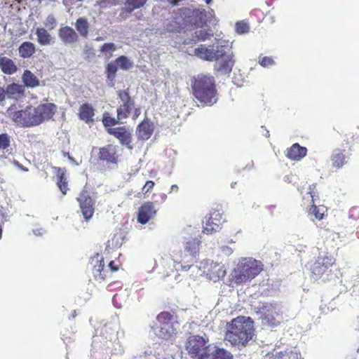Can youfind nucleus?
Returning a JSON list of instances; mask_svg holds the SVG:
<instances>
[{
	"instance_id": "1",
	"label": "nucleus",
	"mask_w": 359,
	"mask_h": 359,
	"mask_svg": "<svg viewBox=\"0 0 359 359\" xmlns=\"http://www.w3.org/2000/svg\"><path fill=\"white\" fill-rule=\"evenodd\" d=\"M231 46V42L219 40L208 47L201 45L194 49V55L205 61H216L224 57L221 62L215 65V69L222 74H228L235 64L234 55L230 52Z\"/></svg>"
},
{
	"instance_id": "2",
	"label": "nucleus",
	"mask_w": 359,
	"mask_h": 359,
	"mask_svg": "<svg viewBox=\"0 0 359 359\" xmlns=\"http://www.w3.org/2000/svg\"><path fill=\"white\" fill-rule=\"evenodd\" d=\"M255 332L253 320L249 316H238L227 325L224 339L241 349L253 340Z\"/></svg>"
},
{
	"instance_id": "3",
	"label": "nucleus",
	"mask_w": 359,
	"mask_h": 359,
	"mask_svg": "<svg viewBox=\"0 0 359 359\" xmlns=\"http://www.w3.org/2000/svg\"><path fill=\"white\" fill-rule=\"evenodd\" d=\"M194 97L201 103L212 105L217 101L215 79L212 76L199 74L191 79Z\"/></svg>"
},
{
	"instance_id": "4",
	"label": "nucleus",
	"mask_w": 359,
	"mask_h": 359,
	"mask_svg": "<svg viewBox=\"0 0 359 359\" xmlns=\"http://www.w3.org/2000/svg\"><path fill=\"white\" fill-rule=\"evenodd\" d=\"M263 270L260 261L252 257H241L231 273L232 281L237 285L250 282Z\"/></svg>"
},
{
	"instance_id": "5",
	"label": "nucleus",
	"mask_w": 359,
	"mask_h": 359,
	"mask_svg": "<svg viewBox=\"0 0 359 359\" xmlns=\"http://www.w3.org/2000/svg\"><path fill=\"white\" fill-rule=\"evenodd\" d=\"M185 27L187 29L189 27H202L210 23L214 16L213 10L206 11L203 7L182 8L180 9Z\"/></svg>"
},
{
	"instance_id": "6",
	"label": "nucleus",
	"mask_w": 359,
	"mask_h": 359,
	"mask_svg": "<svg viewBox=\"0 0 359 359\" xmlns=\"http://www.w3.org/2000/svg\"><path fill=\"white\" fill-rule=\"evenodd\" d=\"M34 106H27L25 108L17 110L15 106H11L7 110L8 116L16 125L21 127H34L39 126L35 116Z\"/></svg>"
},
{
	"instance_id": "7",
	"label": "nucleus",
	"mask_w": 359,
	"mask_h": 359,
	"mask_svg": "<svg viewBox=\"0 0 359 359\" xmlns=\"http://www.w3.org/2000/svg\"><path fill=\"white\" fill-rule=\"evenodd\" d=\"M192 273H196L195 277L205 276L215 282L224 278L226 271L224 265L214 263L210 260H203L198 266L192 268Z\"/></svg>"
},
{
	"instance_id": "8",
	"label": "nucleus",
	"mask_w": 359,
	"mask_h": 359,
	"mask_svg": "<svg viewBox=\"0 0 359 359\" xmlns=\"http://www.w3.org/2000/svg\"><path fill=\"white\" fill-rule=\"evenodd\" d=\"M153 328L159 337L165 339L170 338L179 328L177 316H156Z\"/></svg>"
},
{
	"instance_id": "9",
	"label": "nucleus",
	"mask_w": 359,
	"mask_h": 359,
	"mask_svg": "<svg viewBox=\"0 0 359 359\" xmlns=\"http://www.w3.org/2000/svg\"><path fill=\"white\" fill-rule=\"evenodd\" d=\"M224 222L223 212L216 210H211L203 220V232L209 235L219 231Z\"/></svg>"
},
{
	"instance_id": "10",
	"label": "nucleus",
	"mask_w": 359,
	"mask_h": 359,
	"mask_svg": "<svg viewBox=\"0 0 359 359\" xmlns=\"http://www.w3.org/2000/svg\"><path fill=\"white\" fill-rule=\"evenodd\" d=\"M206 341L203 337L198 335L190 336L186 342V349L191 358L200 356L206 352L208 348L211 346L207 345Z\"/></svg>"
},
{
	"instance_id": "11",
	"label": "nucleus",
	"mask_w": 359,
	"mask_h": 359,
	"mask_svg": "<svg viewBox=\"0 0 359 359\" xmlns=\"http://www.w3.org/2000/svg\"><path fill=\"white\" fill-rule=\"evenodd\" d=\"M334 259L325 253H320L311 266V271L314 279L319 278L329 267L333 265Z\"/></svg>"
},
{
	"instance_id": "12",
	"label": "nucleus",
	"mask_w": 359,
	"mask_h": 359,
	"mask_svg": "<svg viewBox=\"0 0 359 359\" xmlns=\"http://www.w3.org/2000/svg\"><path fill=\"white\" fill-rule=\"evenodd\" d=\"M34 108L39 126L52 119L57 109L55 104L50 102L40 103Z\"/></svg>"
},
{
	"instance_id": "13",
	"label": "nucleus",
	"mask_w": 359,
	"mask_h": 359,
	"mask_svg": "<svg viewBox=\"0 0 359 359\" xmlns=\"http://www.w3.org/2000/svg\"><path fill=\"white\" fill-rule=\"evenodd\" d=\"M34 108L39 126L52 119L57 109L55 104L50 102L40 103Z\"/></svg>"
},
{
	"instance_id": "14",
	"label": "nucleus",
	"mask_w": 359,
	"mask_h": 359,
	"mask_svg": "<svg viewBox=\"0 0 359 359\" xmlns=\"http://www.w3.org/2000/svg\"><path fill=\"white\" fill-rule=\"evenodd\" d=\"M118 95L121 101L119 102L120 105L117 108V117L118 119H123L130 114L134 107V102L126 90L118 91Z\"/></svg>"
},
{
	"instance_id": "15",
	"label": "nucleus",
	"mask_w": 359,
	"mask_h": 359,
	"mask_svg": "<svg viewBox=\"0 0 359 359\" xmlns=\"http://www.w3.org/2000/svg\"><path fill=\"white\" fill-rule=\"evenodd\" d=\"M79 203L81 212L86 221L89 220L94 213L95 201L90 196L88 193L83 190L77 198Z\"/></svg>"
},
{
	"instance_id": "16",
	"label": "nucleus",
	"mask_w": 359,
	"mask_h": 359,
	"mask_svg": "<svg viewBox=\"0 0 359 359\" xmlns=\"http://www.w3.org/2000/svg\"><path fill=\"white\" fill-rule=\"evenodd\" d=\"M172 256L174 260L177 262V264L180 266L183 270H192V268L195 266L193 265V263L196 259L194 255L187 252L185 249H184V250H179L177 251H173Z\"/></svg>"
},
{
	"instance_id": "17",
	"label": "nucleus",
	"mask_w": 359,
	"mask_h": 359,
	"mask_svg": "<svg viewBox=\"0 0 359 359\" xmlns=\"http://www.w3.org/2000/svg\"><path fill=\"white\" fill-rule=\"evenodd\" d=\"M165 29L170 32H179L186 29L180 9L173 12L172 17L165 23Z\"/></svg>"
},
{
	"instance_id": "18",
	"label": "nucleus",
	"mask_w": 359,
	"mask_h": 359,
	"mask_svg": "<svg viewBox=\"0 0 359 359\" xmlns=\"http://www.w3.org/2000/svg\"><path fill=\"white\" fill-rule=\"evenodd\" d=\"M177 262L174 260L172 255L171 256L165 255L156 262V267L158 273H162L163 276H168L174 271Z\"/></svg>"
},
{
	"instance_id": "19",
	"label": "nucleus",
	"mask_w": 359,
	"mask_h": 359,
	"mask_svg": "<svg viewBox=\"0 0 359 359\" xmlns=\"http://www.w3.org/2000/svg\"><path fill=\"white\" fill-rule=\"evenodd\" d=\"M156 212L152 203H144L139 209L137 220L140 223L144 224L155 217Z\"/></svg>"
},
{
	"instance_id": "20",
	"label": "nucleus",
	"mask_w": 359,
	"mask_h": 359,
	"mask_svg": "<svg viewBox=\"0 0 359 359\" xmlns=\"http://www.w3.org/2000/svg\"><path fill=\"white\" fill-rule=\"evenodd\" d=\"M107 132L118 139L122 144L127 146L130 149H133L130 145L131 133L125 127L108 128Z\"/></svg>"
},
{
	"instance_id": "21",
	"label": "nucleus",
	"mask_w": 359,
	"mask_h": 359,
	"mask_svg": "<svg viewBox=\"0 0 359 359\" xmlns=\"http://www.w3.org/2000/svg\"><path fill=\"white\" fill-rule=\"evenodd\" d=\"M91 264H93V273L94 277L100 280H104L107 276L108 270L104 269L103 257L97 255L91 259Z\"/></svg>"
},
{
	"instance_id": "22",
	"label": "nucleus",
	"mask_w": 359,
	"mask_h": 359,
	"mask_svg": "<svg viewBox=\"0 0 359 359\" xmlns=\"http://www.w3.org/2000/svg\"><path fill=\"white\" fill-rule=\"evenodd\" d=\"M199 359H232V355L223 348L210 347L201 355Z\"/></svg>"
},
{
	"instance_id": "23",
	"label": "nucleus",
	"mask_w": 359,
	"mask_h": 359,
	"mask_svg": "<svg viewBox=\"0 0 359 359\" xmlns=\"http://www.w3.org/2000/svg\"><path fill=\"white\" fill-rule=\"evenodd\" d=\"M58 36L65 44H72L79 40L78 34L69 26L60 27L58 30Z\"/></svg>"
},
{
	"instance_id": "24",
	"label": "nucleus",
	"mask_w": 359,
	"mask_h": 359,
	"mask_svg": "<svg viewBox=\"0 0 359 359\" xmlns=\"http://www.w3.org/2000/svg\"><path fill=\"white\" fill-rule=\"evenodd\" d=\"M147 0H124V7L121 8L119 16L126 19L135 9H138L147 3Z\"/></svg>"
},
{
	"instance_id": "25",
	"label": "nucleus",
	"mask_w": 359,
	"mask_h": 359,
	"mask_svg": "<svg viewBox=\"0 0 359 359\" xmlns=\"http://www.w3.org/2000/svg\"><path fill=\"white\" fill-rule=\"evenodd\" d=\"M254 309L257 314H266L267 313L277 314L279 312H283L280 305L277 303L259 302L255 306Z\"/></svg>"
},
{
	"instance_id": "26",
	"label": "nucleus",
	"mask_w": 359,
	"mask_h": 359,
	"mask_svg": "<svg viewBox=\"0 0 359 359\" xmlns=\"http://www.w3.org/2000/svg\"><path fill=\"white\" fill-rule=\"evenodd\" d=\"M154 131V126L148 119L144 120L137 128V138L142 140H147Z\"/></svg>"
},
{
	"instance_id": "27",
	"label": "nucleus",
	"mask_w": 359,
	"mask_h": 359,
	"mask_svg": "<svg viewBox=\"0 0 359 359\" xmlns=\"http://www.w3.org/2000/svg\"><path fill=\"white\" fill-rule=\"evenodd\" d=\"M116 148L111 144L107 145L100 149V158L109 163H116L117 161Z\"/></svg>"
},
{
	"instance_id": "28",
	"label": "nucleus",
	"mask_w": 359,
	"mask_h": 359,
	"mask_svg": "<svg viewBox=\"0 0 359 359\" xmlns=\"http://www.w3.org/2000/svg\"><path fill=\"white\" fill-rule=\"evenodd\" d=\"M307 149L306 147H301L295 143L286 151V156L293 161H300L306 155Z\"/></svg>"
},
{
	"instance_id": "29",
	"label": "nucleus",
	"mask_w": 359,
	"mask_h": 359,
	"mask_svg": "<svg viewBox=\"0 0 359 359\" xmlns=\"http://www.w3.org/2000/svg\"><path fill=\"white\" fill-rule=\"evenodd\" d=\"M35 34L36 36V41L41 46H50L55 42L54 37L45 28L38 27L36 29Z\"/></svg>"
},
{
	"instance_id": "30",
	"label": "nucleus",
	"mask_w": 359,
	"mask_h": 359,
	"mask_svg": "<svg viewBox=\"0 0 359 359\" xmlns=\"http://www.w3.org/2000/svg\"><path fill=\"white\" fill-rule=\"evenodd\" d=\"M184 249L189 253L194 255L196 259L197 255L199 252L201 242L196 238H189L184 241Z\"/></svg>"
},
{
	"instance_id": "31",
	"label": "nucleus",
	"mask_w": 359,
	"mask_h": 359,
	"mask_svg": "<svg viewBox=\"0 0 359 359\" xmlns=\"http://www.w3.org/2000/svg\"><path fill=\"white\" fill-rule=\"evenodd\" d=\"M266 358V359H302L300 354L293 350H286L284 352L280 351L268 354Z\"/></svg>"
},
{
	"instance_id": "32",
	"label": "nucleus",
	"mask_w": 359,
	"mask_h": 359,
	"mask_svg": "<svg viewBox=\"0 0 359 359\" xmlns=\"http://www.w3.org/2000/svg\"><path fill=\"white\" fill-rule=\"evenodd\" d=\"M0 68L4 74L8 75L15 74L18 70L15 62L11 59L6 57L0 58Z\"/></svg>"
},
{
	"instance_id": "33",
	"label": "nucleus",
	"mask_w": 359,
	"mask_h": 359,
	"mask_svg": "<svg viewBox=\"0 0 359 359\" xmlns=\"http://www.w3.org/2000/svg\"><path fill=\"white\" fill-rule=\"evenodd\" d=\"M18 51L21 57L29 58L35 53L36 46L32 42L25 41L19 46Z\"/></svg>"
},
{
	"instance_id": "34",
	"label": "nucleus",
	"mask_w": 359,
	"mask_h": 359,
	"mask_svg": "<svg viewBox=\"0 0 359 359\" xmlns=\"http://www.w3.org/2000/svg\"><path fill=\"white\" fill-rule=\"evenodd\" d=\"M5 91L9 97L17 99L23 95L25 89L23 86L13 83L8 85Z\"/></svg>"
},
{
	"instance_id": "35",
	"label": "nucleus",
	"mask_w": 359,
	"mask_h": 359,
	"mask_svg": "<svg viewBox=\"0 0 359 359\" xmlns=\"http://www.w3.org/2000/svg\"><path fill=\"white\" fill-rule=\"evenodd\" d=\"M22 80L24 85L29 88H35L39 85L38 78L29 70H25Z\"/></svg>"
},
{
	"instance_id": "36",
	"label": "nucleus",
	"mask_w": 359,
	"mask_h": 359,
	"mask_svg": "<svg viewBox=\"0 0 359 359\" xmlns=\"http://www.w3.org/2000/svg\"><path fill=\"white\" fill-rule=\"evenodd\" d=\"M75 27L82 37L86 38L88 36L89 23L86 18H79L75 22Z\"/></svg>"
},
{
	"instance_id": "37",
	"label": "nucleus",
	"mask_w": 359,
	"mask_h": 359,
	"mask_svg": "<svg viewBox=\"0 0 359 359\" xmlns=\"http://www.w3.org/2000/svg\"><path fill=\"white\" fill-rule=\"evenodd\" d=\"M331 161L333 167L340 168L346 163V156L341 150L337 149L331 156Z\"/></svg>"
},
{
	"instance_id": "38",
	"label": "nucleus",
	"mask_w": 359,
	"mask_h": 359,
	"mask_svg": "<svg viewBox=\"0 0 359 359\" xmlns=\"http://www.w3.org/2000/svg\"><path fill=\"white\" fill-rule=\"evenodd\" d=\"M94 116L93 109L88 104H84L81 106L79 109L80 118L86 122L93 121V116Z\"/></svg>"
},
{
	"instance_id": "39",
	"label": "nucleus",
	"mask_w": 359,
	"mask_h": 359,
	"mask_svg": "<svg viewBox=\"0 0 359 359\" xmlns=\"http://www.w3.org/2000/svg\"><path fill=\"white\" fill-rule=\"evenodd\" d=\"M57 185L63 194L67 191V181L66 177V170L64 168H59L57 172Z\"/></svg>"
},
{
	"instance_id": "40",
	"label": "nucleus",
	"mask_w": 359,
	"mask_h": 359,
	"mask_svg": "<svg viewBox=\"0 0 359 359\" xmlns=\"http://www.w3.org/2000/svg\"><path fill=\"white\" fill-rule=\"evenodd\" d=\"M261 322L264 327H275L280 323V320L274 316H262Z\"/></svg>"
},
{
	"instance_id": "41",
	"label": "nucleus",
	"mask_w": 359,
	"mask_h": 359,
	"mask_svg": "<svg viewBox=\"0 0 359 359\" xmlns=\"http://www.w3.org/2000/svg\"><path fill=\"white\" fill-rule=\"evenodd\" d=\"M118 67L123 70H128L133 67V63L126 56H120L115 60Z\"/></svg>"
},
{
	"instance_id": "42",
	"label": "nucleus",
	"mask_w": 359,
	"mask_h": 359,
	"mask_svg": "<svg viewBox=\"0 0 359 359\" xmlns=\"http://www.w3.org/2000/svg\"><path fill=\"white\" fill-rule=\"evenodd\" d=\"M195 38H196L197 41H205L208 39H210V37L213 35V32L211 29H199L195 32Z\"/></svg>"
},
{
	"instance_id": "43",
	"label": "nucleus",
	"mask_w": 359,
	"mask_h": 359,
	"mask_svg": "<svg viewBox=\"0 0 359 359\" xmlns=\"http://www.w3.org/2000/svg\"><path fill=\"white\" fill-rule=\"evenodd\" d=\"M11 137L7 133L0 134V150L8 151V148L11 146Z\"/></svg>"
},
{
	"instance_id": "44",
	"label": "nucleus",
	"mask_w": 359,
	"mask_h": 359,
	"mask_svg": "<svg viewBox=\"0 0 359 359\" xmlns=\"http://www.w3.org/2000/svg\"><path fill=\"white\" fill-rule=\"evenodd\" d=\"M309 214L313 215L316 219H321L325 214V208L313 205L309 209Z\"/></svg>"
},
{
	"instance_id": "45",
	"label": "nucleus",
	"mask_w": 359,
	"mask_h": 359,
	"mask_svg": "<svg viewBox=\"0 0 359 359\" xmlns=\"http://www.w3.org/2000/svg\"><path fill=\"white\" fill-rule=\"evenodd\" d=\"M235 29L237 34H243L249 32L250 26L248 22L245 21H240L236 23Z\"/></svg>"
},
{
	"instance_id": "46",
	"label": "nucleus",
	"mask_w": 359,
	"mask_h": 359,
	"mask_svg": "<svg viewBox=\"0 0 359 359\" xmlns=\"http://www.w3.org/2000/svg\"><path fill=\"white\" fill-rule=\"evenodd\" d=\"M121 120L118 119V117L116 118L111 117L109 114H104L102 122L104 126L109 127L118 124Z\"/></svg>"
},
{
	"instance_id": "47",
	"label": "nucleus",
	"mask_w": 359,
	"mask_h": 359,
	"mask_svg": "<svg viewBox=\"0 0 359 359\" xmlns=\"http://www.w3.org/2000/svg\"><path fill=\"white\" fill-rule=\"evenodd\" d=\"M43 25L49 30L55 29L57 26V20L55 16L52 14L48 15L43 22Z\"/></svg>"
},
{
	"instance_id": "48",
	"label": "nucleus",
	"mask_w": 359,
	"mask_h": 359,
	"mask_svg": "<svg viewBox=\"0 0 359 359\" xmlns=\"http://www.w3.org/2000/svg\"><path fill=\"white\" fill-rule=\"evenodd\" d=\"M116 50V46L113 43H104L100 51L105 54L106 55H109L108 57H110L111 55V53Z\"/></svg>"
},
{
	"instance_id": "49",
	"label": "nucleus",
	"mask_w": 359,
	"mask_h": 359,
	"mask_svg": "<svg viewBox=\"0 0 359 359\" xmlns=\"http://www.w3.org/2000/svg\"><path fill=\"white\" fill-rule=\"evenodd\" d=\"M118 67V65L116 61L114 62H111L107 65V70L109 78H111V79L114 78L115 74L117 72Z\"/></svg>"
},
{
	"instance_id": "50",
	"label": "nucleus",
	"mask_w": 359,
	"mask_h": 359,
	"mask_svg": "<svg viewBox=\"0 0 359 359\" xmlns=\"http://www.w3.org/2000/svg\"><path fill=\"white\" fill-rule=\"evenodd\" d=\"M259 64L264 67H267L273 65L274 64V61L271 57H264L259 60Z\"/></svg>"
},
{
	"instance_id": "51",
	"label": "nucleus",
	"mask_w": 359,
	"mask_h": 359,
	"mask_svg": "<svg viewBox=\"0 0 359 359\" xmlns=\"http://www.w3.org/2000/svg\"><path fill=\"white\" fill-rule=\"evenodd\" d=\"M154 184H155L153 181H147L142 189V193L147 194L149 192L151 189H153Z\"/></svg>"
},
{
	"instance_id": "52",
	"label": "nucleus",
	"mask_w": 359,
	"mask_h": 359,
	"mask_svg": "<svg viewBox=\"0 0 359 359\" xmlns=\"http://www.w3.org/2000/svg\"><path fill=\"white\" fill-rule=\"evenodd\" d=\"M121 287H122V284L120 282H114V283L109 284L107 286V290L109 291H113L118 288H121Z\"/></svg>"
},
{
	"instance_id": "53",
	"label": "nucleus",
	"mask_w": 359,
	"mask_h": 359,
	"mask_svg": "<svg viewBox=\"0 0 359 359\" xmlns=\"http://www.w3.org/2000/svg\"><path fill=\"white\" fill-rule=\"evenodd\" d=\"M221 251L222 252L223 254L227 256L231 255L233 252V250L226 245H222L221 247Z\"/></svg>"
},
{
	"instance_id": "54",
	"label": "nucleus",
	"mask_w": 359,
	"mask_h": 359,
	"mask_svg": "<svg viewBox=\"0 0 359 359\" xmlns=\"http://www.w3.org/2000/svg\"><path fill=\"white\" fill-rule=\"evenodd\" d=\"M119 299V294H116L114 295V297H113V304L114 305L117 307V308H121V304H118V299Z\"/></svg>"
},
{
	"instance_id": "55",
	"label": "nucleus",
	"mask_w": 359,
	"mask_h": 359,
	"mask_svg": "<svg viewBox=\"0 0 359 359\" xmlns=\"http://www.w3.org/2000/svg\"><path fill=\"white\" fill-rule=\"evenodd\" d=\"M81 1V0H63V3L66 6L71 7L75 3Z\"/></svg>"
},
{
	"instance_id": "56",
	"label": "nucleus",
	"mask_w": 359,
	"mask_h": 359,
	"mask_svg": "<svg viewBox=\"0 0 359 359\" xmlns=\"http://www.w3.org/2000/svg\"><path fill=\"white\" fill-rule=\"evenodd\" d=\"M315 189H316V185L315 184H312L309 187V194H310V196L312 198V201L313 200V197H314V195H315Z\"/></svg>"
},
{
	"instance_id": "57",
	"label": "nucleus",
	"mask_w": 359,
	"mask_h": 359,
	"mask_svg": "<svg viewBox=\"0 0 359 359\" xmlns=\"http://www.w3.org/2000/svg\"><path fill=\"white\" fill-rule=\"evenodd\" d=\"M5 98H6V91L2 87H0V102L4 101L5 100Z\"/></svg>"
},
{
	"instance_id": "58",
	"label": "nucleus",
	"mask_w": 359,
	"mask_h": 359,
	"mask_svg": "<svg viewBox=\"0 0 359 359\" xmlns=\"http://www.w3.org/2000/svg\"><path fill=\"white\" fill-rule=\"evenodd\" d=\"M108 266L110 268L111 271H116L118 270V266H115V264H114V261H111L109 263Z\"/></svg>"
},
{
	"instance_id": "59",
	"label": "nucleus",
	"mask_w": 359,
	"mask_h": 359,
	"mask_svg": "<svg viewBox=\"0 0 359 359\" xmlns=\"http://www.w3.org/2000/svg\"><path fill=\"white\" fill-rule=\"evenodd\" d=\"M140 113H141L140 109H135L134 114H133V118H137L139 116V115L140 114Z\"/></svg>"
},
{
	"instance_id": "60",
	"label": "nucleus",
	"mask_w": 359,
	"mask_h": 359,
	"mask_svg": "<svg viewBox=\"0 0 359 359\" xmlns=\"http://www.w3.org/2000/svg\"><path fill=\"white\" fill-rule=\"evenodd\" d=\"M14 164H15L17 167L20 168V169H22V170H24V171H27V170H28L27 168H25L22 165H20L18 161H14Z\"/></svg>"
},
{
	"instance_id": "61",
	"label": "nucleus",
	"mask_w": 359,
	"mask_h": 359,
	"mask_svg": "<svg viewBox=\"0 0 359 359\" xmlns=\"http://www.w3.org/2000/svg\"><path fill=\"white\" fill-rule=\"evenodd\" d=\"M43 231L42 229H36L34 230V233L35 235H41L43 233Z\"/></svg>"
},
{
	"instance_id": "62",
	"label": "nucleus",
	"mask_w": 359,
	"mask_h": 359,
	"mask_svg": "<svg viewBox=\"0 0 359 359\" xmlns=\"http://www.w3.org/2000/svg\"><path fill=\"white\" fill-rule=\"evenodd\" d=\"M169 3H170L172 5H175L177 4L178 1L180 0H167Z\"/></svg>"
},
{
	"instance_id": "63",
	"label": "nucleus",
	"mask_w": 359,
	"mask_h": 359,
	"mask_svg": "<svg viewBox=\"0 0 359 359\" xmlns=\"http://www.w3.org/2000/svg\"><path fill=\"white\" fill-rule=\"evenodd\" d=\"M178 190V187L175 184L171 187V191H177Z\"/></svg>"
},
{
	"instance_id": "64",
	"label": "nucleus",
	"mask_w": 359,
	"mask_h": 359,
	"mask_svg": "<svg viewBox=\"0 0 359 359\" xmlns=\"http://www.w3.org/2000/svg\"><path fill=\"white\" fill-rule=\"evenodd\" d=\"M65 156H68V158H69V159L72 163H74V158H72V157L69 156V154L68 153H65Z\"/></svg>"
}]
</instances>
